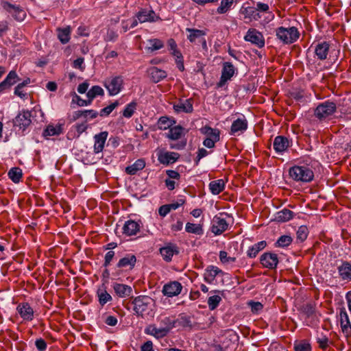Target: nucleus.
<instances>
[{"label": "nucleus", "mask_w": 351, "mask_h": 351, "mask_svg": "<svg viewBox=\"0 0 351 351\" xmlns=\"http://www.w3.org/2000/svg\"><path fill=\"white\" fill-rule=\"evenodd\" d=\"M258 11L261 13V12H264L265 13V14H267V16H265V19H264L263 23H269V21H272L274 18V15L270 12L269 11V7L268 5V4L267 3H261V2H258L256 3V8Z\"/></svg>", "instance_id": "35"}, {"label": "nucleus", "mask_w": 351, "mask_h": 351, "mask_svg": "<svg viewBox=\"0 0 351 351\" xmlns=\"http://www.w3.org/2000/svg\"><path fill=\"white\" fill-rule=\"evenodd\" d=\"M104 95V91L103 88L99 86H93L87 92L86 96L88 99H89L91 102L93 99L97 96H103Z\"/></svg>", "instance_id": "43"}, {"label": "nucleus", "mask_w": 351, "mask_h": 351, "mask_svg": "<svg viewBox=\"0 0 351 351\" xmlns=\"http://www.w3.org/2000/svg\"><path fill=\"white\" fill-rule=\"evenodd\" d=\"M182 289L181 283L177 281L171 282L163 286L162 293L167 297L179 295Z\"/></svg>", "instance_id": "18"}, {"label": "nucleus", "mask_w": 351, "mask_h": 351, "mask_svg": "<svg viewBox=\"0 0 351 351\" xmlns=\"http://www.w3.org/2000/svg\"><path fill=\"white\" fill-rule=\"evenodd\" d=\"M244 40L258 48H262L265 46V38L263 35L254 28H250L247 30L245 36H244Z\"/></svg>", "instance_id": "6"}, {"label": "nucleus", "mask_w": 351, "mask_h": 351, "mask_svg": "<svg viewBox=\"0 0 351 351\" xmlns=\"http://www.w3.org/2000/svg\"><path fill=\"white\" fill-rule=\"evenodd\" d=\"M134 19H137V23L138 22L143 23L145 22H154L160 19V18L156 16L154 10L142 9L136 13V18H134Z\"/></svg>", "instance_id": "10"}, {"label": "nucleus", "mask_w": 351, "mask_h": 351, "mask_svg": "<svg viewBox=\"0 0 351 351\" xmlns=\"http://www.w3.org/2000/svg\"><path fill=\"white\" fill-rule=\"evenodd\" d=\"M18 79V75L14 71H11L7 77L5 78L4 81L8 84L10 87L16 83V80Z\"/></svg>", "instance_id": "55"}, {"label": "nucleus", "mask_w": 351, "mask_h": 351, "mask_svg": "<svg viewBox=\"0 0 351 351\" xmlns=\"http://www.w3.org/2000/svg\"><path fill=\"white\" fill-rule=\"evenodd\" d=\"M104 86L110 96L118 95L123 88V77L121 75L113 76L105 80Z\"/></svg>", "instance_id": "4"}, {"label": "nucleus", "mask_w": 351, "mask_h": 351, "mask_svg": "<svg viewBox=\"0 0 351 351\" xmlns=\"http://www.w3.org/2000/svg\"><path fill=\"white\" fill-rule=\"evenodd\" d=\"M260 262L265 268L274 269L278 264V257L276 254L265 252L261 256Z\"/></svg>", "instance_id": "9"}, {"label": "nucleus", "mask_w": 351, "mask_h": 351, "mask_svg": "<svg viewBox=\"0 0 351 351\" xmlns=\"http://www.w3.org/2000/svg\"><path fill=\"white\" fill-rule=\"evenodd\" d=\"M292 238L288 235H282L278 238L275 243L276 247H285L289 246L292 243Z\"/></svg>", "instance_id": "49"}, {"label": "nucleus", "mask_w": 351, "mask_h": 351, "mask_svg": "<svg viewBox=\"0 0 351 351\" xmlns=\"http://www.w3.org/2000/svg\"><path fill=\"white\" fill-rule=\"evenodd\" d=\"M337 105L335 102L325 101L320 103L314 110L315 117L319 121L330 119L336 112Z\"/></svg>", "instance_id": "3"}, {"label": "nucleus", "mask_w": 351, "mask_h": 351, "mask_svg": "<svg viewBox=\"0 0 351 351\" xmlns=\"http://www.w3.org/2000/svg\"><path fill=\"white\" fill-rule=\"evenodd\" d=\"M317 342L319 343V347L325 350L328 346V339L326 336L322 335L317 338Z\"/></svg>", "instance_id": "61"}, {"label": "nucleus", "mask_w": 351, "mask_h": 351, "mask_svg": "<svg viewBox=\"0 0 351 351\" xmlns=\"http://www.w3.org/2000/svg\"><path fill=\"white\" fill-rule=\"evenodd\" d=\"M337 271L340 278L342 280L351 281V263L348 261L343 262L337 267Z\"/></svg>", "instance_id": "25"}, {"label": "nucleus", "mask_w": 351, "mask_h": 351, "mask_svg": "<svg viewBox=\"0 0 351 351\" xmlns=\"http://www.w3.org/2000/svg\"><path fill=\"white\" fill-rule=\"evenodd\" d=\"M308 233V231L307 227L302 226L299 227L297 231V239H299L300 241H303L307 238Z\"/></svg>", "instance_id": "53"}, {"label": "nucleus", "mask_w": 351, "mask_h": 351, "mask_svg": "<svg viewBox=\"0 0 351 351\" xmlns=\"http://www.w3.org/2000/svg\"><path fill=\"white\" fill-rule=\"evenodd\" d=\"M276 36L284 44H291L298 39L300 33L295 27H279L276 29Z\"/></svg>", "instance_id": "2"}, {"label": "nucleus", "mask_w": 351, "mask_h": 351, "mask_svg": "<svg viewBox=\"0 0 351 351\" xmlns=\"http://www.w3.org/2000/svg\"><path fill=\"white\" fill-rule=\"evenodd\" d=\"M293 213L289 209H283L276 213L275 219L280 222H285L291 219Z\"/></svg>", "instance_id": "41"}, {"label": "nucleus", "mask_w": 351, "mask_h": 351, "mask_svg": "<svg viewBox=\"0 0 351 351\" xmlns=\"http://www.w3.org/2000/svg\"><path fill=\"white\" fill-rule=\"evenodd\" d=\"M186 31L189 33L187 38L191 43H194L198 38L201 39L206 34V31L202 29L188 27L186 29Z\"/></svg>", "instance_id": "34"}, {"label": "nucleus", "mask_w": 351, "mask_h": 351, "mask_svg": "<svg viewBox=\"0 0 351 351\" xmlns=\"http://www.w3.org/2000/svg\"><path fill=\"white\" fill-rule=\"evenodd\" d=\"M219 259L223 263H234L236 260L234 257L228 256V254L225 251L219 252Z\"/></svg>", "instance_id": "57"}, {"label": "nucleus", "mask_w": 351, "mask_h": 351, "mask_svg": "<svg viewBox=\"0 0 351 351\" xmlns=\"http://www.w3.org/2000/svg\"><path fill=\"white\" fill-rule=\"evenodd\" d=\"M22 170L19 167H12L8 171V176L10 179L14 183L19 182L22 178Z\"/></svg>", "instance_id": "45"}, {"label": "nucleus", "mask_w": 351, "mask_h": 351, "mask_svg": "<svg viewBox=\"0 0 351 351\" xmlns=\"http://www.w3.org/2000/svg\"><path fill=\"white\" fill-rule=\"evenodd\" d=\"M16 311L25 321H32L34 319V311L27 302L19 303L16 306Z\"/></svg>", "instance_id": "13"}, {"label": "nucleus", "mask_w": 351, "mask_h": 351, "mask_svg": "<svg viewBox=\"0 0 351 351\" xmlns=\"http://www.w3.org/2000/svg\"><path fill=\"white\" fill-rule=\"evenodd\" d=\"M209 154V152H208L204 148H199L197 152V157L195 160V165H197L200 161V160Z\"/></svg>", "instance_id": "62"}, {"label": "nucleus", "mask_w": 351, "mask_h": 351, "mask_svg": "<svg viewBox=\"0 0 351 351\" xmlns=\"http://www.w3.org/2000/svg\"><path fill=\"white\" fill-rule=\"evenodd\" d=\"M112 287L116 294L120 298L130 296L132 292V289L130 286L123 284L114 283Z\"/></svg>", "instance_id": "27"}, {"label": "nucleus", "mask_w": 351, "mask_h": 351, "mask_svg": "<svg viewBox=\"0 0 351 351\" xmlns=\"http://www.w3.org/2000/svg\"><path fill=\"white\" fill-rule=\"evenodd\" d=\"M141 226V221H134L129 219L124 223L123 226V233L128 237L136 235L140 231Z\"/></svg>", "instance_id": "14"}, {"label": "nucleus", "mask_w": 351, "mask_h": 351, "mask_svg": "<svg viewBox=\"0 0 351 351\" xmlns=\"http://www.w3.org/2000/svg\"><path fill=\"white\" fill-rule=\"evenodd\" d=\"M247 120L244 115L241 114L232 122L230 134L234 136H239L244 133L247 130Z\"/></svg>", "instance_id": "7"}, {"label": "nucleus", "mask_w": 351, "mask_h": 351, "mask_svg": "<svg viewBox=\"0 0 351 351\" xmlns=\"http://www.w3.org/2000/svg\"><path fill=\"white\" fill-rule=\"evenodd\" d=\"M267 246L265 241H259L248 248L246 252L247 257L250 258H255L257 254Z\"/></svg>", "instance_id": "29"}, {"label": "nucleus", "mask_w": 351, "mask_h": 351, "mask_svg": "<svg viewBox=\"0 0 351 351\" xmlns=\"http://www.w3.org/2000/svg\"><path fill=\"white\" fill-rule=\"evenodd\" d=\"M340 324L342 332L347 336L351 335V324L348 315L344 308L340 310Z\"/></svg>", "instance_id": "22"}, {"label": "nucleus", "mask_w": 351, "mask_h": 351, "mask_svg": "<svg viewBox=\"0 0 351 351\" xmlns=\"http://www.w3.org/2000/svg\"><path fill=\"white\" fill-rule=\"evenodd\" d=\"M108 133V132H101L94 136V152L99 154L104 149Z\"/></svg>", "instance_id": "23"}, {"label": "nucleus", "mask_w": 351, "mask_h": 351, "mask_svg": "<svg viewBox=\"0 0 351 351\" xmlns=\"http://www.w3.org/2000/svg\"><path fill=\"white\" fill-rule=\"evenodd\" d=\"M137 25V19H128L125 22H123V28L124 32H127L131 28H134Z\"/></svg>", "instance_id": "58"}, {"label": "nucleus", "mask_w": 351, "mask_h": 351, "mask_svg": "<svg viewBox=\"0 0 351 351\" xmlns=\"http://www.w3.org/2000/svg\"><path fill=\"white\" fill-rule=\"evenodd\" d=\"M330 45L328 42L323 41L315 45L314 52L317 59L324 60L327 58L329 51Z\"/></svg>", "instance_id": "20"}, {"label": "nucleus", "mask_w": 351, "mask_h": 351, "mask_svg": "<svg viewBox=\"0 0 351 351\" xmlns=\"http://www.w3.org/2000/svg\"><path fill=\"white\" fill-rule=\"evenodd\" d=\"M136 261V256L132 254H128L121 258L118 262L117 267L119 268L127 267L133 268Z\"/></svg>", "instance_id": "32"}, {"label": "nucleus", "mask_w": 351, "mask_h": 351, "mask_svg": "<svg viewBox=\"0 0 351 351\" xmlns=\"http://www.w3.org/2000/svg\"><path fill=\"white\" fill-rule=\"evenodd\" d=\"M145 332L147 335L154 336L156 339L162 338L167 335V330H163L160 327L157 328L154 324L148 326L145 328Z\"/></svg>", "instance_id": "30"}, {"label": "nucleus", "mask_w": 351, "mask_h": 351, "mask_svg": "<svg viewBox=\"0 0 351 351\" xmlns=\"http://www.w3.org/2000/svg\"><path fill=\"white\" fill-rule=\"evenodd\" d=\"M114 256V252L108 251L105 255L104 266L106 267H108L110 264V262L112 261Z\"/></svg>", "instance_id": "64"}, {"label": "nucleus", "mask_w": 351, "mask_h": 351, "mask_svg": "<svg viewBox=\"0 0 351 351\" xmlns=\"http://www.w3.org/2000/svg\"><path fill=\"white\" fill-rule=\"evenodd\" d=\"M242 13L244 14V19L247 20V22L258 21L263 16V14L256 8L253 7L245 8Z\"/></svg>", "instance_id": "26"}, {"label": "nucleus", "mask_w": 351, "mask_h": 351, "mask_svg": "<svg viewBox=\"0 0 351 351\" xmlns=\"http://www.w3.org/2000/svg\"><path fill=\"white\" fill-rule=\"evenodd\" d=\"M221 273V270L219 269L217 267L210 265L208 266L204 272V280L209 284L213 282L215 277L219 274Z\"/></svg>", "instance_id": "28"}, {"label": "nucleus", "mask_w": 351, "mask_h": 351, "mask_svg": "<svg viewBox=\"0 0 351 351\" xmlns=\"http://www.w3.org/2000/svg\"><path fill=\"white\" fill-rule=\"evenodd\" d=\"M151 80L154 83H158L167 77V72L156 66H152L147 71Z\"/></svg>", "instance_id": "24"}, {"label": "nucleus", "mask_w": 351, "mask_h": 351, "mask_svg": "<svg viewBox=\"0 0 351 351\" xmlns=\"http://www.w3.org/2000/svg\"><path fill=\"white\" fill-rule=\"evenodd\" d=\"M224 187L225 182L221 179L212 181L209 184V189L213 195L219 194L224 189Z\"/></svg>", "instance_id": "40"}, {"label": "nucleus", "mask_w": 351, "mask_h": 351, "mask_svg": "<svg viewBox=\"0 0 351 351\" xmlns=\"http://www.w3.org/2000/svg\"><path fill=\"white\" fill-rule=\"evenodd\" d=\"M119 105L117 101H115L110 105L102 108L100 111V116H107L110 114L112 110Z\"/></svg>", "instance_id": "56"}, {"label": "nucleus", "mask_w": 351, "mask_h": 351, "mask_svg": "<svg viewBox=\"0 0 351 351\" xmlns=\"http://www.w3.org/2000/svg\"><path fill=\"white\" fill-rule=\"evenodd\" d=\"M148 43L149 45L147 47V49L151 51L159 50L164 47L163 42L157 38L148 40Z\"/></svg>", "instance_id": "48"}, {"label": "nucleus", "mask_w": 351, "mask_h": 351, "mask_svg": "<svg viewBox=\"0 0 351 351\" xmlns=\"http://www.w3.org/2000/svg\"><path fill=\"white\" fill-rule=\"evenodd\" d=\"M185 230L189 233L202 235L204 233L202 226L200 224L186 223Z\"/></svg>", "instance_id": "44"}, {"label": "nucleus", "mask_w": 351, "mask_h": 351, "mask_svg": "<svg viewBox=\"0 0 351 351\" xmlns=\"http://www.w3.org/2000/svg\"><path fill=\"white\" fill-rule=\"evenodd\" d=\"M3 8L18 21H23L26 16L25 11L19 6L5 3Z\"/></svg>", "instance_id": "19"}, {"label": "nucleus", "mask_w": 351, "mask_h": 351, "mask_svg": "<svg viewBox=\"0 0 351 351\" xmlns=\"http://www.w3.org/2000/svg\"><path fill=\"white\" fill-rule=\"evenodd\" d=\"M35 346L38 351H45L47 349V343L42 338L36 340Z\"/></svg>", "instance_id": "63"}, {"label": "nucleus", "mask_w": 351, "mask_h": 351, "mask_svg": "<svg viewBox=\"0 0 351 351\" xmlns=\"http://www.w3.org/2000/svg\"><path fill=\"white\" fill-rule=\"evenodd\" d=\"M173 110L177 113H191L193 110L191 99L180 100L173 104Z\"/></svg>", "instance_id": "21"}, {"label": "nucleus", "mask_w": 351, "mask_h": 351, "mask_svg": "<svg viewBox=\"0 0 351 351\" xmlns=\"http://www.w3.org/2000/svg\"><path fill=\"white\" fill-rule=\"evenodd\" d=\"M289 176L295 181L309 182L313 180L314 173L306 166L295 165L289 169Z\"/></svg>", "instance_id": "1"}, {"label": "nucleus", "mask_w": 351, "mask_h": 351, "mask_svg": "<svg viewBox=\"0 0 351 351\" xmlns=\"http://www.w3.org/2000/svg\"><path fill=\"white\" fill-rule=\"evenodd\" d=\"M160 327L168 332L175 326L176 320L170 317H160L158 319Z\"/></svg>", "instance_id": "36"}, {"label": "nucleus", "mask_w": 351, "mask_h": 351, "mask_svg": "<svg viewBox=\"0 0 351 351\" xmlns=\"http://www.w3.org/2000/svg\"><path fill=\"white\" fill-rule=\"evenodd\" d=\"M98 301L101 306L105 305L107 302L112 300L111 295L106 291L105 289L99 288L97 291Z\"/></svg>", "instance_id": "42"}, {"label": "nucleus", "mask_w": 351, "mask_h": 351, "mask_svg": "<svg viewBox=\"0 0 351 351\" xmlns=\"http://www.w3.org/2000/svg\"><path fill=\"white\" fill-rule=\"evenodd\" d=\"M173 125V122L167 117H162L158 121V127L160 130H165Z\"/></svg>", "instance_id": "51"}, {"label": "nucleus", "mask_w": 351, "mask_h": 351, "mask_svg": "<svg viewBox=\"0 0 351 351\" xmlns=\"http://www.w3.org/2000/svg\"><path fill=\"white\" fill-rule=\"evenodd\" d=\"M58 38L62 44L69 43L71 38V29L69 26L64 28H58Z\"/></svg>", "instance_id": "39"}, {"label": "nucleus", "mask_w": 351, "mask_h": 351, "mask_svg": "<svg viewBox=\"0 0 351 351\" xmlns=\"http://www.w3.org/2000/svg\"><path fill=\"white\" fill-rule=\"evenodd\" d=\"M137 103L135 101H132L127 104L123 111V116L125 118H130L134 114L136 110Z\"/></svg>", "instance_id": "46"}, {"label": "nucleus", "mask_w": 351, "mask_h": 351, "mask_svg": "<svg viewBox=\"0 0 351 351\" xmlns=\"http://www.w3.org/2000/svg\"><path fill=\"white\" fill-rule=\"evenodd\" d=\"M158 160L160 163L169 165L176 162L180 157V154L173 152L159 151L157 154Z\"/></svg>", "instance_id": "15"}, {"label": "nucleus", "mask_w": 351, "mask_h": 351, "mask_svg": "<svg viewBox=\"0 0 351 351\" xmlns=\"http://www.w3.org/2000/svg\"><path fill=\"white\" fill-rule=\"evenodd\" d=\"M247 304L253 313H258L263 308V305L259 302L250 301Z\"/></svg>", "instance_id": "54"}, {"label": "nucleus", "mask_w": 351, "mask_h": 351, "mask_svg": "<svg viewBox=\"0 0 351 351\" xmlns=\"http://www.w3.org/2000/svg\"><path fill=\"white\" fill-rule=\"evenodd\" d=\"M234 0H221L220 5L217 9L218 14H222L226 13L231 8Z\"/></svg>", "instance_id": "47"}, {"label": "nucleus", "mask_w": 351, "mask_h": 351, "mask_svg": "<svg viewBox=\"0 0 351 351\" xmlns=\"http://www.w3.org/2000/svg\"><path fill=\"white\" fill-rule=\"evenodd\" d=\"M291 146V141L285 136H277L273 143L275 152L278 154H282Z\"/></svg>", "instance_id": "16"}, {"label": "nucleus", "mask_w": 351, "mask_h": 351, "mask_svg": "<svg viewBox=\"0 0 351 351\" xmlns=\"http://www.w3.org/2000/svg\"><path fill=\"white\" fill-rule=\"evenodd\" d=\"M62 124L49 125L44 130L43 136L47 137L56 136L62 134Z\"/></svg>", "instance_id": "38"}, {"label": "nucleus", "mask_w": 351, "mask_h": 351, "mask_svg": "<svg viewBox=\"0 0 351 351\" xmlns=\"http://www.w3.org/2000/svg\"><path fill=\"white\" fill-rule=\"evenodd\" d=\"M201 132L206 136V138H213L214 141H219L220 131L217 128L205 126L201 129Z\"/></svg>", "instance_id": "37"}, {"label": "nucleus", "mask_w": 351, "mask_h": 351, "mask_svg": "<svg viewBox=\"0 0 351 351\" xmlns=\"http://www.w3.org/2000/svg\"><path fill=\"white\" fill-rule=\"evenodd\" d=\"M295 351H311L310 343L306 341H300L294 345Z\"/></svg>", "instance_id": "52"}, {"label": "nucleus", "mask_w": 351, "mask_h": 351, "mask_svg": "<svg viewBox=\"0 0 351 351\" xmlns=\"http://www.w3.org/2000/svg\"><path fill=\"white\" fill-rule=\"evenodd\" d=\"M73 102H75L79 106H87L92 103L89 99L84 100L76 94H75L74 98L73 99Z\"/></svg>", "instance_id": "59"}, {"label": "nucleus", "mask_w": 351, "mask_h": 351, "mask_svg": "<svg viewBox=\"0 0 351 351\" xmlns=\"http://www.w3.org/2000/svg\"><path fill=\"white\" fill-rule=\"evenodd\" d=\"M221 301V298L219 295L210 296L208 298V305L210 311L215 310Z\"/></svg>", "instance_id": "50"}, {"label": "nucleus", "mask_w": 351, "mask_h": 351, "mask_svg": "<svg viewBox=\"0 0 351 351\" xmlns=\"http://www.w3.org/2000/svg\"><path fill=\"white\" fill-rule=\"evenodd\" d=\"M160 253L166 262H170L173 256L179 253V249L176 244L169 243L160 249Z\"/></svg>", "instance_id": "17"}, {"label": "nucleus", "mask_w": 351, "mask_h": 351, "mask_svg": "<svg viewBox=\"0 0 351 351\" xmlns=\"http://www.w3.org/2000/svg\"><path fill=\"white\" fill-rule=\"evenodd\" d=\"M154 303L152 298L147 295H139L136 297L132 304H134V311L137 315L143 316Z\"/></svg>", "instance_id": "5"}, {"label": "nucleus", "mask_w": 351, "mask_h": 351, "mask_svg": "<svg viewBox=\"0 0 351 351\" xmlns=\"http://www.w3.org/2000/svg\"><path fill=\"white\" fill-rule=\"evenodd\" d=\"M237 71L236 68L230 62H225L223 64L221 75L217 85L219 87H222L226 83L231 80Z\"/></svg>", "instance_id": "8"}, {"label": "nucleus", "mask_w": 351, "mask_h": 351, "mask_svg": "<svg viewBox=\"0 0 351 351\" xmlns=\"http://www.w3.org/2000/svg\"><path fill=\"white\" fill-rule=\"evenodd\" d=\"M184 135V128L180 125L171 127L166 136L173 141L180 139Z\"/></svg>", "instance_id": "33"}, {"label": "nucleus", "mask_w": 351, "mask_h": 351, "mask_svg": "<svg viewBox=\"0 0 351 351\" xmlns=\"http://www.w3.org/2000/svg\"><path fill=\"white\" fill-rule=\"evenodd\" d=\"M145 167V162L143 159L136 160L132 165L125 168V172L129 175H135L138 171Z\"/></svg>", "instance_id": "31"}, {"label": "nucleus", "mask_w": 351, "mask_h": 351, "mask_svg": "<svg viewBox=\"0 0 351 351\" xmlns=\"http://www.w3.org/2000/svg\"><path fill=\"white\" fill-rule=\"evenodd\" d=\"M98 115L97 111L94 110H83V118L86 119V121L88 119H93Z\"/></svg>", "instance_id": "60"}, {"label": "nucleus", "mask_w": 351, "mask_h": 351, "mask_svg": "<svg viewBox=\"0 0 351 351\" xmlns=\"http://www.w3.org/2000/svg\"><path fill=\"white\" fill-rule=\"evenodd\" d=\"M211 231L215 235H219L228 229L226 220L220 216H215L211 222Z\"/></svg>", "instance_id": "12"}, {"label": "nucleus", "mask_w": 351, "mask_h": 351, "mask_svg": "<svg viewBox=\"0 0 351 351\" xmlns=\"http://www.w3.org/2000/svg\"><path fill=\"white\" fill-rule=\"evenodd\" d=\"M31 113L28 110L19 113L14 119V125L25 130L31 123Z\"/></svg>", "instance_id": "11"}]
</instances>
